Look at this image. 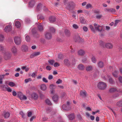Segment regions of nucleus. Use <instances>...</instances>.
<instances>
[{
  "instance_id": "obj_1",
  "label": "nucleus",
  "mask_w": 122,
  "mask_h": 122,
  "mask_svg": "<svg viewBox=\"0 0 122 122\" xmlns=\"http://www.w3.org/2000/svg\"><path fill=\"white\" fill-rule=\"evenodd\" d=\"M97 87L98 88L101 90H104L106 89L107 85L106 83L102 82H100L98 84Z\"/></svg>"
},
{
  "instance_id": "obj_2",
  "label": "nucleus",
  "mask_w": 122,
  "mask_h": 122,
  "mask_svg": "<svg viewBox=\"0 0 122 122\" xmlns=\"http://www.w3.org/2000/svg\"><path fill=\"white\" fill-rule=\"evenodd\" d=\"M17 95L21 100H26L27 99L25 95H24L22 92H18Z\"/></svg>"
},
{
  "instance_id": "obj_3",
  "label": "nucleus",
  "mask_w": 122,
  "mask_h": 122,
  "mask_svg": "<svg viewBox=\"0 0 122 122\" xmlns=\"http://www.w3.org/2000/svg\"><path fill=\"white\" fill-rule=\"evenodd\" d=\"M71 104V102L69 101H67L66 102V104L68 105L67 106L66 105L64 104L62 107V108L65 110H69L71 108L70 107L69 105Z\"/></svg>"
},
{
  "instance_id": "obj_4",
  "label": "nucleus",
  "mask_w": 122,
  "mask_h": 122,
  "mask_svg": "<svg viewBox=\"0 0 122 122\" xmlns=\"http://www.w3.org/2000/svg\"><path fill=\"white\" fill-rule=\"evenodd\" d=\"M11 56L12 54L11 53L8 52H6L4 55V59L6 60L10 59Z\"/></svg>"
},
{
  "instance_id": "obj_5",
  "label": "nucleus",
  "mask_w": 122,
  "mask_h": 122,
  "mask_svg": "<svg viewBox=\"0 0 122 122\" xmlns=\"http://www.w3.org/2000/svg\"><path fill=\"white\" fill-rule=\"evenodd\" d=\"M10 50L11 52L14 55H16L17 52L18 50L16 47L15 46H12L10 48Z\"/></svg>"
},
{
  "instance_id": "obj_6",
  "label": "nucleus",
  "mask_w": 122,
  "mask_h": 122,
  "mask_svg": "<svg viewBox=\"0 0 122 122\" xmlns=\"http://www.w3.org/2000/svg\"><path fill=\"white\" fill-rule=\"evenodd\" d=\"M105 11L111 13L113 14H115L116 12L115 9L113 8H106L104 9Z\"/></svg>"
},
{
  "instance_id": "obj_7",
  "label": "nucleus",
  "mask_w": 122,
  "mask_h": 122,
  "mask_svg": "<svg viewBox=\"0 0 122 122\" xmlns=\"http://www.w3.org/2000/svg\"><path fill=\"white\" fill-rule=\"evenodd\" d=\"M15 43L17 45H19L21 43V40L20 37H15L14 39Z\"/></svg>"
},
{
  "instance_id": "obj_8",
  "label": "nucleus",
  "mask_w": 122,
  "mask_h": 122,
  "mask_svg": "<svg viewBox=\"0 0 122 122\" xmlns=\"http://www.w3.org/2000/svg\"><path fill=\"white\" fill-rule=\"evenodd\" d=\"M74 39L75 41L76 42H81L83 41V40L80 38L78 35L75 36L74 37Z\"/></svg>"
},
{
  "instance_id": "obj_9",
  "label": "nucleus",
  "mask_w": 122,
  "mask_h": 122,
  "mask_svg": "<svg viewBox=\"0 0 122 122\" xmlns=\"http://www.w3.org/2000/svg\"><path fill=\"white\" fill-rule=\"evenodd\" d=\"M75 4L73 2H70L68 3V4L67 6L66 7V8L68 10L70 9L71 7L73 6H75Z\"/></svg>"
},
{
  "instance_id": "obj_10",
  "label": "nucleus",
  "mask_w": 122,
  "mask_h": 122,
  "mask_svg": "<svg viewBox=\"0 0 122 122\" xmlns=\"http://www.w3.org/2000/svg\"><path fill=\"white\" fill-rule=\"evenodd\" d=\"M46 38L48 39H51L52 37V35L50 33L48 32H46L45 34Z\"/></svg>"
},
{
  "instance_id": "obj_11",
  "label": "nucleus",
  "mask_w": 122,
  "mask_h": 122,
  "mask_svg": "<svg viewBox=\"0 0 122 122\" xmlns=\"http://www.w3.org/2000/svg\"><path fill=\"white\" fill-rule=\"evenodd\" d=\"M40 54V52H34L31 54L30 57V58H32L36 56L39 55Z\"/></svg>"
},
{
  "instance_id": "obj_12",
  "label": "nucleus",
  "mask_w": 122,
  "mask_h": 122,
  "mask_svg": "<svg viewBox=\"0 0 122 122\" xmlns=\"http://www.w3.org/2000/svg\"><path fill=\"white\" fill-rule=\"evenodd\" d=\"M80 95L83 97H86L87 96V92L84 90H81L80 91Z\"/></svg>"
},
{
  "instance_id": "obj_13",
  "label": "nucleus",
  "mask_w": 122,
  "mask_h": 122,
  "mask_svg": "<svg viewBox=\"0 0 122 122\" xmlns=\"http://www.w3.org/2000/svg\"><path fill=\"white\" fill-rule=\"evenodd\" d=\"M12 28V27L11 25H8L5 27L4 30L6 32H8L11 31Z\"/></svg>"
},
{
  "instance_id": "obj_14",
  "label": "nucleus",
  "mask_w": 122,
  "mask_h": 122,
  "mask_svg": "<svg viewBox=\"0 0 122 122\" xmlns=\"http://www.w3.org/2000/svg\"><path fill=\"white\" fill-rule=\"evenodd\" d=\"M86 70L88 72H90L92 71L93 69L92 66L91 65H88L86 68Z\"/></svg>"
},
{
  "instance_id": "obj_15",
  "label": "nucleus",
  "mask_w": 122,
  "mask_h": 122,
  "mask_svg": "<svg viewBox=\"0 0 122 122\" xmlns=\"http://www.w3.org/2000/svg\"><path fill=\"white\" fill-rule=\"evenodd\" d=\"M64 33L65 35L67 37H70L71 35V33L70 31L67 29H66L65 30Z\"/></svg>"
},
{
  "instance_id": "obj_16",
  "label": "nucleus",
  "mask_w": 122,
  "mask_h": 122,
  "mask_svg": "<svg viewBox=\"0 0 122 122\" xmlns=\"http://www.w3.org/2000/svg\"><path fill=\"white\" fill-rule=\"evenodd\" d=\"M28 49V47L25 45H22L21 47V50L23 52H26L27 51Z\"/></svg>"
},
{
  "instance_id": "obj_17",
  "label": "nucleus",
  "mask_w": 122,
  "mask_h": 122,
  "mask_svg": "<svg viewBox=\"0 0 122 122\" xmlns=\"http://www.w3.org/2000/svg\"><path fill=\"white\" fill-rule=\"evenodd\" d=\"M105 47H106L109 49H112L113 47L112 45L109 43L105 44Z\"/></svg>"
},
{
  "instance_id": "obj_18",
  "label": "nucleus",
  "mask_w": 122,
  "mask_h": 122,
  "mask_svg": "<svg viewBox=\"0 0 122 122\" xmlns=\"http://www.w3.org/2000/svg\"><path fill=\"white\" fill-rule=\"evenodd\" d=\"M109 91L110 93H113L116 91H117V89L115 87H112L109 89Z\"/></svg>"
},
{
  "instance_id": "obj_19",
  "label": "nucleus",
  "mask_w": 122,
  "mask_h": 122,
  "mask_svg": "<svg viewBox=\"0 0 122 122\" xmlns=\"http://www.w3.org/2000/svg\"><path fill=\"white\" fill-rule=\"evenodd\" d=\"M58 97L56 94L53 97L52 99L55 103L57 102L58 100Z\"/></svg>"
},
{
  "instance_id": "obj_20",
  "label": "nucleus",
  "mask_w": 122,
  "mask_h": 122,
  "mask_svg": "<svg viewBox=\"0 0 122 122\" xmlns=\"http://www.w3.org/2000/svg\"><path fill=\"white\" fill-rule=\"evenodd\" d=\"M49 20L51 23H53L56 21V18L54 16H51L49 18Z\"/></svg>"
},
{
  "instance_id": "obj_21",
  "label": "nucleus",
  "mask_w": 122,
  "mask_h": 122,
  "mask_svg": "<svg viewBox=\"0 0 122 122\" xmlns=\"http://www.w3.org/2000/svg\"><path fill=\"white\" fill-rule=\"evenodd\" d=\"M85 53V51L84 50L81 49L79 50L78 52V55L81 56H83Z\"/></svg>"
},
{
  "instance_id": "obj_22",
  "label": "nucleus",
  "mask_w": 122,
  "mask_h": 122,
  "mask_svg": "<svg viewBox=\"0 0 122 122\" xmlns=\"http://www.w3.org/2000/svg\"><path fill=\"white\" fill-rule=\"evenodd\" d=\"M77 68L79 70H84L85 68L84 66L81 64H79L78 65Z\"/></svg>"
},
{
  "instance_id": "obj_23",
  "label": "nucleus",
  "mask_w": 122,
  "mask_h": 122,
  "mask_svg": "<svg viewBox=\"0 0 122 122\" xmlns=\"http://www.w3.org/2000/svg\"><path fill=\"white\" fill-rule=\"evenodd\" d=\"M107 76L108 77L109 83L111 84H114L115 82L112 79V78L109 75H108Z\"/></svg>"
},
{
  "instance_id": "obj_24",
  "label": "nucleus",
  "mask_w": 122,
  "mask_h": 122,
  "mask_svg": "<svg viewBox=\"0 0 122 122\" xmlns=\"http://www.w3.org/2000/svg\"><path fill=\"white\" fill-rule=\"evenodd\" d=\"M38 30L40 31H42L44 30L43 26L40 23L38 25Z\"/></svg>"
},
{
  "instance_id": "obj_25",
  "label": "nucleus",
  "mask_w": 122,
  "mask_h": 122,
  "mask_svg": "<svg viewBox=\"0 0 122 122\" xmlns=\"http://www.w3.org/2000/svg\"><path fill=\"white\" fill-rule=\"evenodd\" d=\"M35 3V1L34 0H31L29 2V5L31 7H32Z\"/></svg>"
},
{
  "instance_id": "obj_26",
  "label": "nucleus",
  "mask_w": 122,
  "mask_h": 122,
  "mask_svg": "<svg viewBox=\"0 0 122 122\" xmlns=\"http://www.w3.org/2000/svg\"><path fill=\"white\" fill-rule=\"evenodd\" d=\"M46 86L45 84H41L40 86V89L42 91H45L46 89Z\"/></svg>"
},
{
  "instance_id": "obj_27",
  "label": "nucleus",
  "mask_w": 122,
  "mask_h": 122,
  "mask_svg": "<svg viewBox=\"0 0 122 122\" xmlns=\"http://www.w3.org/2000/svg\"><path fill=\"white\" fill-rule=\"evenodd\" d=\"M64 62L65 64L67 66H69L70 65V62L68 59H65L64 61Z\"/></svg>"
},
{
  "instance_id": "obj_28",
  "label": "nucleus",
  "mask_w": 122,
  "mask_h": 122,
  "mask_svg": "<svg viewBox=\"0 0 122 122\" xmlns=\"http://www.w3.org/2000/svg\"><path fill=\"white\" fill-rule=\"evenodd\" d=\"M97 64L98 67L101 68L104 67V64L103 62L101 61H99L97 62Z\"/></svg>"
},
{
  "instance_id": "obj_29",
  "label": "nucleus",
  "mask_w": 122,
  "mask_h": 122,
  "mask_svg": "<svg viewBox=\"0 0 122 122\" xmlns=\"http://www.w3.org/2000/svg\"><path fill=\"white\" fill-rule=\"evenodd\" d=\"M43 6L42 5L41 3H39L37 5L36 10L37 11L40 10Z\"/></svg>"
},
{
  "instance_id": "obj_30",
  "label": "nucleus",
  "mask_w": 122,
  "mask_h": 122,
  "mask_svg": "<svg viewBox=\"0 0 122 122\" xmlns=\"http://www.w3.org/2000/svg\"><path fill=\"white\" fill-rule=\"evenodd\" d=\"M95 29L96 30H97L99 31H102V26L98 25L97 27H96Z\"/></svg>"
},
{
  "instance_id": "obj_31",
  "label": "nucleus",
  "mask_w": 122,
  "mask_h": 122,
  "mask_svg": "<svg viewBox=\"0 0 122 122\" xmlns=\"http://www.w3.org/2000/svg\"><path fill=\"white\" fill-rule=\"evenodd\" d=\"M5 46L3 45L0 44V51L1 52H3L5 50Z\"/></svg>"
},
{
  "instance_id": "obj_32",
  "label": "nucleus",
  "mask_w": 122,
  "mask_h": 122,
  "mask_svg": "<svg viewBox=\"0 0 122 122\" xmlns=\"http://www.w3.org/2000/svg\"><path fill=\"white\" fill-rule=\"evenodd\" d=\"M31 97L32 98L35 100L37 99L38 97V95L37 94L35 93H33L32 94Z\"/></svg>"
},
{
  "instance_id": "obj_33",
  "label": "nucleus",
  "mask_w": 122,
  "mask_h": 122,
  "mask_svg": "<svg viewBox=\"0 0 122 122\" xmlns=\"http://www.w3.org/2000/svg\"><path fill=\"white\" fill-rule=\"evenodd\" d=\"M10 115V113L8 112H7L4 113V116L5 118H7L9 117Z\"/></svg>"
},
{
  "instance_id": "obj_34",
  "label": "nucleus",
  "mask_w": 122,
  "mask_h": 122,
  "mask_svg": "<svg viewBox=\"0 0 122 122\" xmlns=\"http://www.w3.org/2000/svg\"><path fill=\"white\" fill-rule=\"evenodd\" d=\"M32 32L33 35L36 37H38L39 36V35L36 32L34 31L33 29L32 30Z\"/></svg>"
},
{
  "instance_id": "obj_35",
  "label": "nucleus",
  "mask_w": 122,
  "mask_h": 122,
  "mask_svg": "<svg viewBox=\"0 0 122 122\" xmlns=\"http://www.w3.org/2000/svg\"><path fill=\"white\" fill-rule=\"evenodd\" d=\"M75 117L74 114L73 113L70 114L68 116V117L70 120H72Z\"/></svg>"
},
{
  "instance_id": "obj_36",
  "label": "nucleus",
  "mask_w": 122,
  "mask_h": 122,
  "mask_svg": "<svg viewBox=\"0 0 122 122\" xmlns=\"http://www.w3.org/2000/svg\"><path fill=\"white\" fill-rule=\"evenodd\" d=\"M15 24L16 27L17 28H19L20 27L21 24L20 23L19 21H15Z\"/></svg>"
},
{
  "instance_id": "obj_37",
  "label": "nucleus",
  "mask_w": 122,
  "mask_h": 122,
  "mask_svg": "<svg viewBox=\"0 0 122 122\" xmlns=\"http://www.w3.org/2000/svg\"><path fill=\"white\" fill-rule=\"evenodd\" d=\"M85 8L87 9L89 8H93V6L90 3H88L86 5Z\"/></svg>"
},
{
  "instance_id": "obj_38",
  "label": "nucleus",
  "mask_w": 122,
  "mask_h": 122,
  "mask_svg": "<svg viewBox=\"0 0 122 122\" xmlns=\"http://www.w3.org/2000/svg\"><path fill=\"white\" fill-rule=\"evenodd\" d=\"M80 22L82 24H85L86 23V21L84 18L82 17L80 18Z\"/></svg>"
},
{
  "instance_id": "obj_39",
  "label": "nucleus",
  "mask_w": 122,
  "mask_h": 122,
  "mask_svg": "<svg viewBox=\"0 0 122 122\" xmlns=\"http://www.w3.org/2000/svg\"><path fill=\"white\" fill-rule=\"evenodd\" d=\"M119 95L118 93H116L113 94L112 95V97L114 98H115L118 97Z\"/></svg>"
},
{
  "instance_id": "obj_40",
  "label": "nucleus",
  "mask_w": 122,
  "mask_h": 122,
  "mask_svg": "<svg viewBox=\"0 0 122 122\" xmlns=\"http://www.w3.org/2000/svg\"><path fill=\"white\" fill-rule=\"evenodd\" d=\"M91 59L93 63H95L97 61V59H96L95 57L94 56H92L91 58Z\"/></svg>"
},
{
  "instance_id": "obj_41",
  "label": "nucleus",
  "mask_w": 122,
  "mask_h": 122,
  "mask_svg": "<svg viewBox=\"0 0 122 122\" xmlns=\"http://www.w3.org/2000/svg\"><path fill=\"white\" fill-rule=\"evenodd\" d=\"M49 29L50 31L53 33L55 32L56 31L55 29L53 27H49Z\"/></svg>"
},
{
  "instance_id": "obj_42",
  "label": "nucleus",
  "mask_w": 122,
  "mask_h": 122,
  "mask_svg": "<svg viewBox=\"0 0 122 122\" xmlns=\"http://www.w3.org/2000/svg\"><path fill=\"white\" fill-rule=\"evenodd\" d=\"M118 72L116 70H115L112 73L113 76L115 77H117V75L118 74Z\"/></svg>"
},
{
  "instance_id": "obj_43",
  "label": "nucleus",
  "mask_w": 122,
  "mask_h": 122,
  "mask_svg": "<svg viewBox=\"0 0 122 122\" xmlns=\"http://www.w3.org/2000/svg\"><path fill=\"white\" fill-rule=\"evenodd\" d=\"M48 62L50 65H53L55 62V60H49L48 61Z\"/></svg>"
},
{
  "instance_id": "obj_44",
  "label": "nucleus",
  "mask_w": 122,
  "mask_h": 122,
  "mask_svg": "<svg viewBox=\"0 0 122 122\" xmlns=\"http://www.w3.org/2000/svg\"><path fill=\"white\" fill-rule=\"evenodd\" d=\"M99 43L101 46L104 48L105 47V44L104 43L103 41H99Z\"/></svg>"
},
{
  "instance_id": "obj_45",
  "label": "nucleus",
  "mask_w": 122,
  "mask_h": 122,
  "mask_svg": "<svg viewBox=\"0 0 122 122\" xmlns=\"http://www.w3.org/2000/svg\"><path fill=\"white\" fill-rule=\"evenodd\" d=\"M117 105L119 107H121L122 106V100L120 101L117 102L116 103Z\"/></svg>"
},
{
  "instance_id": "obj_46",
  "label": "nucleus",
  "mask_w": 122,
  "mask_h": 122,
  "mask_svg": "<svg viewBox=\"0 0 122 122\" xmlns=\"http://www.w3.org/2000/svg\"><path fill=\"white\" fill-rule=\"evenodd\" d=\"M0 87L3 88V91L5 90V89H6L7 87L5 85H0Z\"/></svg>"
},
{
  "instance_id": "obj_47",
  "label": "nucleus",
  "mask_w": 122,
  "mask_h": 122,
  "mask_svg": "<svg viewBox=\"0 0 122 122\" xmlns=\"http://www.w3.org/2000/svg\"><path fill=\"white\" fill-rule=\"evenodd\" d=\"M120 21L119 20H116L115 21V23L114 25V27L116 26L118 23Z\"/></svg>"
},
{
  "instance_id": "obj_48",
  "label": "nucleus",
  "mask_w": 122,
  "mask_h": 122,
  "mask_svg": "<svg viewBox=\"0 0 122 122\" xmlns=\"http://www.w3.org/2000/svg\"><path fill=\"white\" fill-rule=\"evenodd\" d=\"M45 102L46 103L49 105H51L52 104L50 101L48 99H46L45 101Z\"/></svg>"
},
{
  "instance_id": "obj_49",
  "label": "nucleus",
  "mask_w": 122,
  "mask_h": 122,
  "mask_svg": "<svg viewBox=\"0 0 122 122\" xmlns=\"http://www.w3.org/2000/svg\"><path fill=\"white\" fill-rule=\"evenodd\" d=\"M25 22L27 23H29L31 21L30 19L28 18H26L25 19Z\"/></svg>"
},
{
  "instance_id": "obj_50",
  "label": "nucleus",
  "mask_w": 122,
  "mask_h": 122,
  "mask_svg": "<svg viewBox=\"0 0 122 122\" xmlns=\"http://www.w3.org/2000/svg\"><path fill=\"white\" fill-rule=\"evenodd\" d=\"M58 57L59 58L62 59L64 58V56L62 54H60L58 55Z\"/></svg>"
},
{
  "instance_id": "obj_51",
  "label": "nucleus",
  "mask_w": 122,
  "mask_h": 122,
  "mask_svg": "<svg viewBox=\"0 0 122 122\" xmlns=\"http://www.w3.org/2000/svg\"><path fill=\"white\" fill-rule=\"evenodd\" d=\"M89 27H90V29H91V30L93 32H95V30L94 29V28L93 26L92 25H90L89 26Z\"/></svg>"
},
{
  "instance_id": "obj_52",
  "label": "nucleus",
  "mask_w": 122,
  "mask_h": 122,
  "mask_svg": "<svg viewBox=\"0 0 122 122\" xmlns=\"http://www.w3.org/2000/svg\"><path fill=\"white\" fill-rule=\"evenodd\" d=\"M62 81L60 79H58V80L56 82V83L58 84L61 83Z\"/></svg>"
},
{
  "instance_id": "obj_53",
  "label": "nucleus",
  "mask_w": 122,
  "mask_h": 122,
  "mask_svg": "<svg viewBox=\"0 0 122 122\" xmlns=\"http://www.w3.org/2000/svg\"><path fill=\"white\" fill-rule=\"evenodd\" d=\"M9 85L13 87L15 86V84L12 82H10L9 84Z\"/></svg>"
},
{
  "instance_id": "obj_54",
  "label": "nucleus",
  "mask_w": 122,
  "mask_h": 122,
  "mask_svg": "<svg viewBox=\"0 0 122 122\" xmlns=\"http://www.w3.org/2000/svg\"><path fill=\"white\" fill-rule=\"evenodd\" d=\"M25 40L27 42H29L30 41V38L28 36H27L25 37Z\"/></svg>"
},
{
  "instance_id": "obj_55",
  "label": "nucleus",
  "mask_w": 122,
  "mask_h": 122,
  "mask_svg": "<svg viewBox=\"0 0 122 122\" xmlns=\"http://www.w3.org/2000/svg\"><path fill=\"white\" fill-rule=\"evenodd\" d=\"M102 17V15H97L96 16V18L98 19H100Z\"/></svg>"
},
{
  "instance_id": "obj_56",
  "label": "nucleus",
  "mask_w": 122,
  "mask_h": 122,
  "mask_svg": "<svg viewBox=\"0 0 122 122\" xmlns=\"http://www.w3.org/2000/svg\"><path fill=\"white\" fill-rule=\"evenodd\" d=\"M51 67L49 66H47L46 67V69L47 70L50 71L51 70Z\"/></svg>"
},
{
  "instance_id": "obj_57",
  "label": "nucleus",
  "mask_w": 122,
  "mask_h": 122,
  "mask_svg": "<svg viewBox=\"0 0 122 122\" xmlns=\"http://www.w3.org/2000/svg\"><path fill=\"white\" fill-rule=\"evenodd\" d=\"M72 26L73 28L75 29H77L79 27L76 24H73Z\"/></svg>"
},
{
  "instance_id": "obj_58",
  "label": "nucleus",
  "mask_w": 122,
  "mask_h": 122,
  "mask_svg": "<svg viewBox=\"0 0 122 122\" xmlns=\"http://www.w3.org/2000/svg\"><path fill=\"white\" fill-rule=\"evenodd\" d=\"M32 81V79L30 78H29L28 79H26L25 80V82L27 83L29 81Z\"/></svg>"
},
{
  "instance_id": "obj_59",
  "label": "nucleus",
  "mask_w": 122,
  "mask_h": 122,
  "mask_svg": "<svg viewBox=\"0 0 122 122\" xmlns=\"http://www.w3.org/2000/svg\"><path fill=\"white\" fill-rule=\"evenodd\" d=\"M4 40V36L1 34H0V41H1Z\"/></svg>"
},
{
  "instance_id": "obj_60",
  "label": "nucleus",
  "mask_w": 122,
  "mask_h": 122,
  "mask_svg": "<svg viewBox=\"0 0 122 122\" xmlns=\"http://www.w3.org/2000/svg\"><path fill=\"white\" fill-rule=\"evenodd\" d=\"M60 65L57 62H56L54 64V66L55 67H58Z\"/></svg>"
},
{
  "instance_id": "obj_61",
  "label": "nucleus",
  "mask_w": 122,
  "mask_h": 122,
  "mask_svg": "<svg viewBox=\"0 0 122 122\" xmlns=\"http://www.w3.org/2000/svg\"><path fill=\"white\" fill-rule=\"evenodd\" d=\"M94 12L96 14H99L100 13V11L98 10H95L94 11Z\"/></svg>"
},
{
  "instance_id": "obj_62",
  "label": "nucleus",
  "mask_w": 122,
  "mask_h": 122,
  "mask_svg": "<svg viewBox=\"0 0 122 122\" xmlns=\"http://www.w3.org/2000/svg\"><path fill=\"white\" fill-rule=\"evenodd\" d=\"M36 72L33 73L31 75V76L32 77L35 78V76H36Z\"/></svg>"
},
{
  "instance_id": "obj_63",
  "label": "nucleus",
  "mask_w": 122,
  "mask_h": 122,
  "mask_svg": "<svg viewBox=\"0 0 122 122\" xmlns=\"http://www.w3.org/2000/svg\"><path fill=\"white\" fill-rule=\"evenodd\" d=\"M6 89L9 92H11L12 91V90L9 87H7Z\"/></svg>"
},
{
  "instance_id": "obj_64",
  "label": "nucleus",
  "mask_w": 122,
  "mask_h": 122,
  "mask_svg": "<svg viewBox=\"0 0 122 122\" xmlns=\"http://www.w3.org/2000/svg\"><path fill=\"white\" fill-rule=\"evenodd\" d=\"M83 29L84 31L85 32H86L88 30V28L86 26L83 27Z\"/></svg>"
}]
</instances>
